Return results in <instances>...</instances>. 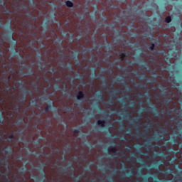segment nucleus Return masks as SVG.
I'll list each match as a JSON object with an SVG mask.
<instances>
[{"mask_svg":"<svg viewBox=\"0 0 182 182\" xmlns=\"http://www.w3.org/2000/svg\"><path fill=\"white\" fill-rule=\"evenodd\" d=\"M97 124H98V126H101V127H105V124H106V121L98 120L97 122Z\"/></svg>","mask_w":182,"mask_h":182,"instance_id":"2","label":"nucleus"},{"mask_svg":"<svg viewBox=\"0 0 182 182\" xmlns=\"http://www.w3.org/2000/svg\"><path fill=\"white\" fill-rule=\"evenodd\" d=\"M165 21L166 22V23H170V22H171V17L167 16L165 19Z\"/></svg>","mask_w":182,"mask_h":182,"instance_id":"4","label":"nucleus"},{"mask_svg":"<svg viewBox=\"0 0 182 182\" xmlns=\"http://www.w3.org/2000/svg\"><path fill=\"white\" fill-rule=\"evenodd\" d=\"M181 117V112L178 113V119H180Z\"/></svg>","mask_w":182,"mask_h":182,"instance_id":"8","label":"nucleus"},{"mask_svg":"<svg viewBox=\"0 0 182 182\" xmlns=\"http://www.w3.org/2000/svg\"><path fill=\"white\" fill-rule=\"evenodd\" d=\"M46 112H48V108L46 109Z\"/></svg>","mask_w":182,"mask_h":182,"instance_id":"12","label":"nucleus"},{"mask_svg":"<svg viewBox=\"0 0 182 182\" xmlns=\"http://www.w3.org/2000/svg\"><path fill=\"white\" fill-rule=\"evenodd\" d=\"M77 132V130H75V133H76Z\"/></svg>","mask_w":182,"mask_h":182,"instance_id":"13","label":"nucleus"},{"mask_svg":"<svg viewBox=\"0 0 182 182\" xmlns=\"http://www.w3.org/2000/svg\"><path fill=\"white\" fill-rule=\"evenodd\" d=\"M65 5H67L68 8H72L73 6V3H72L70 1H67L65 2Z\"/></svg>","mask_w":182,"mask_h":182,"instance_id":"3","label":"nucleus"},{"mask_svg":"<svg viewBox=\"0 0 182 182\" xmlns=\"http://www.w3.org/2000/svg\"><path fill=\"white\" fill-rule=\"evenodd\" d=\"M166 134H168V136H170V133L168 132V130H166Z\"/></svg>","mask_w":182,"mask_h":182,"instance_id":"9","label":"nucleus"},{"mask_svg":"<svg viewBox=\"0 0 182 182\" xmlns=\"http://www.w3.org/2000/svg\"><path fill=\"white\" fill-rule=\"evenodd\" d=\"M126 56V54L124 53H122L121 55H120V58L121 59H124V57Z\"/></svg>","mask_w":182,"mask_h":182,"instance_id":"6","label":"nucleus"},{"mask_svg":"<svg viewBox=\"0 0 182 182\" xmlns=\"http://www.w3.org/2000/svg\"><path fill=\"white\" fill-rule=\"evenodd\" d=\"M110 151L111 153H117V149L115 148V147H112L111 149H110Z\"/></svg>","mask_w":182,"mask_h":182,"instance_id":"5","label":"nucleus"},{"mask_svg":"<svg viewBox=\"0 0 182 182\" xmlns=\"http://www.w3.org/2000/svg\"><path fill=\"white\" fill-rule=\"evenodd\" d=\"M149 49H150L151 50H153V49H154V44H152V45L150 46Z\"/></svg>","mask_w":182,"mask_h":182,"instance_id":"7","label":"nucleus"},{"mask_svg":"<svg viewBox=\"0 0 182 182\" xmlns=\"http://www.w3.org/2000/svg\"><path fill=\"white\" fill-rule=\"evenodd\" d=\"M101 100L103 102V97H102Z\"/></svg>","mask_w":182,"mask_h":182,"instance_id":"11","label":"nucleus"},{"mask_svg":"<svg viewBox=\"0 0 182 182\" xmlns=\"http://www.w3.org/2000/svg\"><path fill=\"white\" fill-rule=\"evenodd\" d=\"M10 139L12 140L14 139V135L10 136Z\"/></svg>","mask_w":182,"mask_h":182,"instance_id":"10","label":"nucleus"},{"mask_svg":"<svg viewBox=\"0 0 182 182\" xmlns=\"http://www.w3.org/2000/svg\"><path fill=\"white\" fill-rule=\"evenodd\" d=\"M83 97H85V95L83 94V92L80 91L77 95V100H80L81 99H83Z\"/></svg>","mask_w":182,"mask_h":182,"instance_id":"1","label":"nucleus"}]
</instances>
